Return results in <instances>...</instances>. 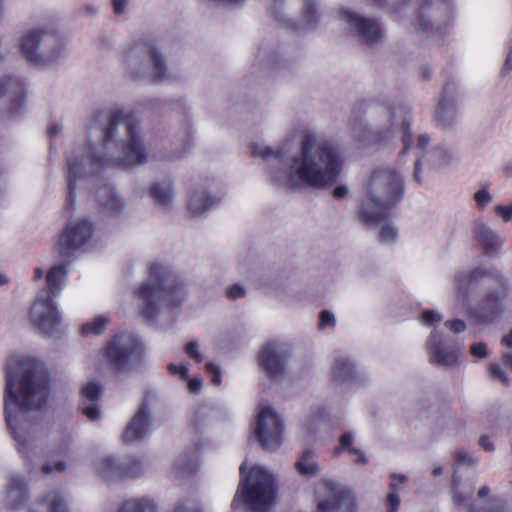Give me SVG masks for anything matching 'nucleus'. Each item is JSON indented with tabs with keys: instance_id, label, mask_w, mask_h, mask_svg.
<instances>
[{
	"instance_id": "nucleus-29",
	"label": "nucleus",
	"mask_w": 512,
	"mask_h": 512,
	"mask_svg": "<svg viewBox=\"0 0 512 512\" xmlns=\"http://www.w3.org/2000/svg\"><path fill=\"white\" fill-rule=\"evenodd\" d=\"M296 471L306 477L314 478L320 475L322 468L318 463L317 453L312 449H305L295 463Z\"/></svg>"
},
{
	"instance_id": "nucleus-1",
	"label": "nucleus",
	"mask_w": 512,
	"mask_h": 512,
	"mask_svg": "<svg viewBox=\"0 0 512 512\" xmlns=\"http://www.w3.org/2000/svg\"><path fill=\"white\" fill-rule=\"evenodd\" d=\"M129 114L124 108L99 112L90 120L85 139L77 142L67 156L68 192L62 213L68 219L53 246L63 259L86 246L95 231L88 217L73 216L78 186L105 169L133 167L148 161L141 128L128 119Z\"/></svg>"
},
{
	"instance_id": "nucleus-61",
	"label": "nucleus",
	"mask_w": 512,
	"mask_h": 512,
	"mask_svg": "<svg viewBox=\"0 0 512 512\" xmlns=\"http://www.w3.org/2000/svg\"><path fill=\"white\" fill-rule=\"evenodd\" d=\"M442 315L434 309H426L422 312V320L428 321V320H441Z\"/></svg>"
},
{
	"instance_id": "nucleus-50",
	"label": "nucleus",
	"mask_w": 512,
	"mask_h": 512,
	"mask_svg": "<svg viewBox=\"0 0 512 512\" xmlns=\"http://www.w3.org/2000/svg\"><path fill=\"white\" fill-rule=\"evenodd\" d=\"M495 213L502 218L504 222L512 220V203L508 205H497L494 208Z\"/></svg>"
},
{
	"instance_id": "nucleus-4",
	"label": "nucleus",
	"mask_w": 512,
	"mask_h": 512,
	"mask_svg": "<svg viewBox=\"0 0 512 512\" xmlns=\"http://www.w3.org/2000/svg\"><path fill=\"white\" fill-rule=\"evenodd\" d=\"M189 284L166 264L154 262L149 277L133 289L134 304L126 314L145 320L173 317L189 298Z\"/></svg>"
},
{
	"instance_id": "nucleus-58",
	"label": "nucleus",
	"mask_w": 512,
	"mask_h": 512,
	"mask_svg": "<svg viewBox=\"0 0 512 512\" xmlns=\"http://www.w3.org/2000/svg\"><path fill=\"white\" fill-rule=\"evenodd\" d=\"M445 326L455 334H459L468 329L465 322H445Z\"/></svg>"
},
{
	"instance_id": "nucleus-15",
	"label": "nucleus",
	"mask_w": 512,
	"mask_h": 512,
	"mask_svg": "<svg viewBox=\"0 0 512 512\" xmlns=\"http://www.w3.org/2000/svg\"><path fill=\"white\" fill-rule=\"evenodd\" d=\"M339 19L368 45L376 44L383 38V30L376 21L365 18L349 8L340 10Z\"/></svg>"
},
{
	"instance_id": "nucleus-59",
	"label": "nucleus",
	"mask_w": 512,
	"mask_h": 512,
	"mask_svg": "<svg viewBox=\"0 0 512 512\" xmlns=\"http://www.w3.org/2000/svg\"><path fill=\"white\" fill-rule=\"evenodd\" d=\"M83 413L90 420H97L100 417V412L94 404L87 405L83 408Z\"/></svg>"
},
{
	"instance_id": "nucleus-21",
	"label": "nucleus",
	"mask_w": 512,
	"mask_h": 512,
	"mask_svg": "<svg viewBox=\"0 0 512 512\" xmlns=\"http://www.w3.org/2000/svg\"><path fill=\"white\" fill-rule=\"evenodd\" d=\"M2 100L10 103V113L19 114L25 103L24 84L18 78L4 76L0 78V103Z\"/></svg>"
},
{
	"instance_id": "nucleus-42",
	"label": "nucleus",
	"mask_w": 512,
	"mask_h": 512,
	"mask_svg": "<svg viewBox=\"0 0 512 512\" xmlns=\"http://www.w3.org/2000/svg\"><path fill=\"white\" fill-rule=\"evenodd\" d=\"M247 289L243 284L236 283L229 286L226 290V297L229 300L235 301L238 299H242L246 296Z\"/></svg>"
},
{
	"instance_id": "nucleus-40",
	"label": "nucleus",
	"mask_w": 512,
	"mask_h": 512,
	"mask_svg": "<svg viewBox=\"0 0 512 512\" xmlns=\"http://www.w3.org/2000/svg\"><path fill=\"white\" fill-rule=\"evenodd\" d=\"M398 231L391 223L384 222L380 228V240L384 243H392L397 239Z\"/></svg>"
},
{
	"instance_id": "nucleus-5",
	"label": "nucleus",
	"mask_w": 512,
	"mask_h": 512,
	"mask_svg": "<svg viewBox=\"0 0 512 512\" xmlns=\"http://www.w3.org/2000/svg\"><path fill=\"white\" fill-rule=\"evenodd\" d=\"M393 20L409 22L417 33L438 36L456 21L455 0H374Z\"/></svg>"
},
{
	"instance_id": "nucleus-30",
	"label": "nucleus",
	"mask_w": 512,
	"mask_h": 512,
	"mask_svg": "<svg viewBox=\"0 0 512 512\" xmlns=\"http://www.w3.org/2000/svg\"><path fill=\"white\" fill-rule=\"evenodd\" d=\"M150 196L157 206L171 207L174 201V184L171 180L155 182L150 188Z\"/></svg>"
},
{
	"instance_id": "nucleus-46",
	"label": "nucleus",
	"mask_w": 512,
	"mask_h": 512,
	"mask_svg": "<svg viewBox=\"0 0 512 512\" xmlns=\"http://www.w3.org/2000/svg\"><path fill=\"white\" fill-rule=\"evenodd\" d=\"M474 200L480 209H484L492 201V196L486 188H482L474 194Z\"/></svg>"
},
{
	"instance_id": "nucleus-2",
	"label": "nucleus",
	"mask_w": 512,
	"mask_h": 512,
	"mask_svg": "<svg viewBox=\"0 0 512 512\" xmlns=\"http://www.w3.org/2000/svg\"><path fill=\"white\" fill-rule=\"evenodd\" d=\"M48 395L49 378L42 363L23 358L9 364L4 390L6 421L13 431L19 453L28 461L48 453H61L70 444L68 432L26 422L28 413L41 409Z\"/></svg>"
},
{
	"instance_id": "nucleus-18",
	"label": "nucleus",
	"mask_w": 512,
	"mask_h": 512,
	"mask_svg": "<svg viewBox=\"0 0 512 512\" xmlns=\"http://www.w3.org/2000/svg\"><path fill=\"white\" fill-rule=\"evenodd\" d=\"M155 397L150 394H146L143 402L134 415L131 422L127 425L123 438L126 443H131L137 440L143 439L146 435L152 431V413L151 403Z\"/></svg>"
},
{
	"instance_id": "nucleus-60",
	"label": "nucleus",
	"mask_w": 512,
	"mask_h": 512,
	"mask_svg": "<svg viewBox=\"0 0 512 512\" xmlns=\"http://www.w3.org/2000/svg\"><path fill=\"white\" fill-rule=\"evenodd\" d=\"M10 56L8 42L0 40V64L7 62Z\"/></svg>"
},
{
	"instance_id": "nucleus-43",
	"label": "nucleus",
	"mask_w": 512,
	"mask_h": 512,
	"mask_svg": "<svg viewBox=\"0 0 512 512\" xmlns=\"http://www.w3.org/2000/svg\"><path fill=\"white\" fill-rule=\"evenodd\" d=\"M101 393V387L97 382H90L82 389V395L90 401H95Z\"/></svg>"
},
{
	"instance_id": "nucleus-57",
	"label": "nucleus",
	"mask_w": 512,
	"mask_h": 512,
	"mask_svg": "<svg viewBox=\"0 0 512 512\" xmlns=\"http://www.w3.org/2000/svg\"><path fill=\"white\" fill-rule=\"evenodd\" d=\"M35 323L37 324L36 329L39 332L44 333L47 336H51L52 330L56 327V324L58 322L45 321V322H35Z\"/></svg>"
},
{
	"instance_id": "nucleus-56",
	"label": "nucleus",
	"mask_w": 512,
	"mask_h": 512,
	"mask_svg": "<svg viewBox=\"0 0 512 512\" xmlns=\"http://www.w3.org/2000/svg\"><path fill=\"white\" fill-rule=\"evenodd\" d=\"M168 370L171 374L180 375L182 379L188 378V368L185 365L169 364Z\"/></svg>"
},
{
	"instance_id": "nucleus-52",
	"label": "nucleus",
	"mask_w": 512,
	"mask_h": 512,
	"mask_svg": "<svg viewBox=\"0 0 512 512\" xmlns=\"http://www.w3.org/2000/svg\"><path fill=\"white\" fill-rule=\"evenodd\" d=\"M491 377L503 384H507L508 378L498 364H491L489 367Z\"/></svg>"
},
{
	"instance_id": "nucleus-33",
	"label": "nucleus",
	"mask_w": 512,
	"mask_h": 512,
	"mask_svg": "<svg viewBox=\"0 0 512 512\" xmlns=\"http://www.w3.org/2000/svg\"><path fill=\"white\" fill-rule=\"evenodd\" d=\"M67 267L65 264H57L50 268L46 275L49 292L58 294L66 285Z\"/></svg>"
},
{
	"instance_id": "nucleus-53",
	"label": "nucleus",
	"mask_w": 512,
	"mask_h": 512,
	"mask_svg": "<svg viewBox=\"0 0 512 512\" xmlns=\"http://www.w3.org/2000/svg\"><path fill=\"white\" fill-rule=\"evenodd\" d=\"M455 461H456V464H458V465L465 464V463L474 465L476 463L472 454H470L466 451H463V450L457 451L455 453Z\"/></svg>"
},
{
	"instance_id": "nucleus-37",
	"label": "nucleus",
	"mask_w": 512,
	"mask_h": 512,
	"mask_svg": "<svg viewBox=\"0 0 512 512\" xmlns=\"http://www.w3.org/2000/svg\"><path fill=\"white\" fill-rule=\"evenodd\" d=\"M106 329L105 322H85L79 328L81 336L90 338L101 335Z\"/></svg>"
},
{
	"instance_id": "nucleus-22",
	"label": "nucleus",
	"mask_w": 512,
	"mask_h": 512,
	"mask_svg": "<svg viewBox=\"0 0 512 512\" xmlns=\"http://www.w3.org/2000/svg\"><path fill=\"white\" fill-rule=\"evenodd\" d=\"M391 126L395 129H399L401 131L402 142L404 145V152L409 150H414L416 156L423 152L427 145L430 142V138L426 134H420L417 136L416 144L412 139V134L410 132V122L407 116L402 117V114L399 113L397 116H393V122Z\"/></svg>"
},
{
	"instance_id": "nucleus-14",
	"label": "nucleus",
	"mask_w": 512,
	"mask_h": 512,
	"mask_svg": "<svg viewBox=\"0 0 512 512\" xmlns=\"http://www.w3.org/2000/svg\"><path fill=\"white\" fill-rule=\"evenodd\" d=\"M316 492L318 512H355L350 491L338 483L323 479L318 483Z\"/></svg>"
},
{
	"instance_id": "nucleus-10",
	"label": "nucleus",
	"mask_w": 512,
	"mask_h": 512,
	"mask_svg": "<svg viewBox=\"0 0 512 512\" xmlns=\"http://www.w3.org/2000/svg\"><path fill=\"white\" fill-rule=\"evenodd\" d=\"M125 62L128 65L131 77L145 80L148 83H173L176 75L168 67L164 55L154 47L139 42L126 54Z\"/></svg>"
},
{
	"instance_id": "nucleus-51",
	"label": "nucleus",
	"mask_w": 512,
	"mask_h": 512,
	"mask_svg": "<svg viewBox=\"0 0 512 512\" xmlns=\"http://www.w3.org/2000/svg\"><path fill=\"white\" fill-rule=\"evenodd\" d=\"M206 369L212 377V383L216 386L221 384V369L218 365L209 362L206 364Z\"/></svg>"
},
{
	"instance_id": "nucleus-62",
	"label": "nucleus",
	"mask_w": 512,
	"mask_h": 512,
	"mask_svg": "<svg viewBox=\"0 0 512 512\" xmlns=\"http://www.w3.org/2000/svg\"><path fill=\"white\" fill-rule=\"evenodd\" d=\"M349 193V188L346 185H339L333 191V196L336 199H343Z\"/></svg>"
},
{
	"instance_id": "nucleus-48",
	"label": "nucleus",
	"mask_w": 512,
	"mask_h": 512,
	"mask_svg": "<svg viewBox=\"0 0 512 512\" xmlns=\"http://www.w3.org/2000/svg\"><path fill=\"white\" fill-rule=\"evenodd\" d=\"M324 416H325V411L321 410V409H319L317 412L313 413V415L311 416V418L308 422V425H307L308 433L315 434L317 432L318 423H319L320 419L324 418Z\"/></svg>"
},
{
	"instance_id": "nucleus-55",
	"label": "nucleus",
	"mask_w": 512,
	"mask_h": 512,
	"mask_svg": "<svg viewBox=\"0 0 512 512\" xmlns=\"http://www.w3.org/2000/svg\"><path fill=\"white\" fill-rule=\"evenodd\" d=\"M186 352L187 354L195 359L197 362L203 361V356L198 352V344L194 341L189 342L186 346Z\"/></svg>"
},
{
	"instance_id": "nucleus-39",
	"label": "nucleus",
	"mask_w": 512,
	"mask_h": 512,
	"mask_svg": "<svg viewBox=\"0 0 512 512\" xmlns=\"http://www.w3.org/2000/svg\"><path fill=\"white\" fill-rule=\"evenodd\" d=\"M256 60L263 67H273L278 65L277 55L268 52L266 49H260L257 53Z\"/></svg>"
},
{
	"instance_id": "nucleus-20",
	"label": "nucleus",
	"mask_w": 512,
	"mask_h": 512,
	"mask_svg": "<svg viewBox=\"0 0 512 512\" xmlns=\"http://www.w3.org/2000/svg\"><path fill=\"white\" fill-rule=\"evenodd\" d=\"M472 235L486 255L498 253L505 242L504 238L497 231L482 220L474 222Z\"/></svg>"
},
{
	"instance_id": "nucleus-7",
	"label": "nucleus",
	"mask_w": 512,
	"mask_h": 512,
	"mask_svg": "<svg viewBox=\"0 0 512 512\" xmlns=\"http://www.w3.org/2000/svg\"><path fill=\"white\" fill-rule=\"evenodd\" d=\"M404 192L402 178L388 167L373 170L363 181L359 216L371 224H380L388 211L400 202Z\"/></svg>"
},
{
	"instance_id": "nucleus-38",
	"label": "nucleus",
	"mask_w": 512,
	"mask_h": 512,
	"mask_svg": "<svg viewBox=\"0 0 512 512\" xmlns=\"http://www.w3.org/2000/svg\"><path fill=\"white\" fill-rule=\"evenodd\" d=\"M469 512H512V504L496 501L481 508L471 507Z\"/></svg>"
},
{
	"instance_id": "nucleus-64",
	"label": "nucleus",
	"mask_w": 512,
	"mask_h": 512,
	"mask_svg": "<svg viewBox=\"0 0 512 512\" xmlns=\"http://www.w3.org/2000/svg\"><path fill=\"white\" fill-rule=\"evenodd\" d=\"M127 7V0H113V9L116 14H122Z\"/></svg>"
},
{
	"instance_id": "nucleus-28",
	"label": "nucleus",
	"mask_w": 512,
	"mask_h": 512,
	"mask_svg": "<svg viewBox=\"0 0 512 512\" xmlns=\"http://www.w3.org/2000/svg\"><path fill=\"white\" fill-rule=\"evenodd\" d=\"M30 512H69V503L60 492L49 491L33 503Z\"/></svg>"
},
{
	"instance_id": "nucleus-44",
	"label": "nucleus",
	"mask_w": 512,
	"mask_h": 512,
	"mask_svg": "<svg viewBox=\"0 0 512 512\" xmlns=\"http://www.w3.org/2000/svg\"><path fill=\"white\" fill-rule=\"evenodd\" d=\"M453 501L457 504H465L471 495V491L463 489L455 481L453 485Z\"/></svg>"
},
{
	"instance_id": "nucleus-25",
	"label": "nucleus",
	"mask_w": 512,
	"mask_h": 512,
	"mask_svg": "<svg viewBox=\"0 0 512 512\" xmlns=\"http://www.w3.org/2000/svg\"><path fill=\"white\" fill-rule=\"evenodd\" d=\"M28 500V492L24 479L19 476L10 477L6 482L5 505L13 511H18L25 506Z\"/></svg>"
},
{
	"instance_id": "nucleus-36",
	"label": "nucleus",
	"mask_w": 512,
	"mask_h": 512,
	"mask_svg": "<svg viewBox=\"0 0 512 512\" xmlns=\"http://www.w3.org/2000/svg\"><path fill=\"white\" fill-rule=\"evenodd\" d=\"M429 161L434 167H445L452 160V154L445 146H436L428 152Z\"/></svg>"
},
{
	"instance_id": "nucleus-9",
	"label": "nucleus",
	"mask_w": 512,
	"mask_h": 512,
	"mask_svg": "<svg viewBox=\"0 0 512 512\" xmlns=\"http://www.w3.org/2000/svg\"><path fill=\"white\" fill-rule=\"evenodd\" d=\"M20 47L26 60L37 67L57 63L66 55L62 39L43 25L27 29L20 39Z\"/></svg>"
},
{
	"instance_id": "nucleus-26",
	"label": "nucleus",
	"mask_w": 512,
	"mask_h": 512,
	"mask_svg": "<svg viewBox=\"0 0 512 512\" xmlns=\"http://www.w3.org/2000/svg\"><path fill=\"white\" fill-rule=\"evenodd\" d=\"M101 213L113 217L119 215L124 207V201L112 186L105 185L96 192Z\"/></svg>"
},
{
	"instance_id": "nucleus-11",
	"label": "nucleus",
	"mask_w": 512,
	"mask_h": 512,
	"mask_svg": "<svg viewBox=\"0 0 512 512\" xmlns=\"http://www.w3.org/2000/svg\"><path fill=\"white\" fill-rule=\"evenodd\" d=\"M146 355L143 341L132 333L115 335L106 347L110 364L119 371H127L140 364Z\"/></svg>"
},
{
	"instance_id": "nucleus-24",
	"label": "nucleus",
	"mask_w": 512,
	"mask_h": 512,
	"mask_svg": "<svg viewBox=\"0 0 512 512\" xmlns=\"http://www.w3.org/2000/svg\"><path fill=\"white\" fill-rule=\"evenodd\" d=\"M220 200V196L212 195L209 187L196 185L189 195L188 210L193 216H200Z\"/></svg>"
},
{
	"instance_id": "nucleus-35",
	"label": "nucleus",
	"mask_w": 512,
	"mask_h": 512,
	"mask_svg": "<svg viewBox=\"0 0 512 512\" xmlns=\"http://www.w3.org/2000/svg\"><path fill=\"white\" fill-rule=\"evenodd\" d=\"M456 108L452 100L443 98L436 109V118L439 124L443 127L449 126L455 119Z\"/></svg>"
},
{
	"instance_id": "nucleus-63",
	"label": "nucleus",
	"mask_w": 512,
	"mask_h": 512,
	"mask_svg": "<svg viewBox=\"0 0 512 512\" xmlns=\"http://www.w3.org/2000/svg\"><path fill=\"white\" fill-rule=\"evenodd\" d=\"M202 381L199 378L189 379L188 389L191 393H198L201 389Z\"/></svg>"
},
{
	"instance_id": "nucleus-45",
	"label": "nucleus",
	"mask_w": 512,
	"mask_h": 512,
	"mask_svg": "<svg viewBox=\"0 0 512 512\" xmlns=\"http://www.w3.org/2000/svg\"><path fill=\"white\" fill-rule=\"evenodd\" d=\"M353 443V435L352 433H345L340 437L339 446L333 450L334 456H339L340 453L344 450H347L350 453V448H354L352 446Z\"/></svg>"
},
{
	"instance_id": "nucleus-34",
	"label": "nucleus",
	"mask_w": 512,
	"mask_h": 512,
	"mask_svg": "<svg viewBox=\"0 0 512 512\" xmlns=\"http://www.w3.org/2000/svg\"><path fill=\"white\" fill-rule=\"evenodd\" d=\"M119 512H157V505L149 498H134L125 501Z\"/></svg>"
},
{
	"instance_id": "nucleus-49",
	"label": "nucleus",
	"mask_w": 512,
	"mask_h": 512,
	"mask_svg": "<svg viewBox=\"0 0 512 512\" xmlns=\"http://www.w3.org/2000/svg\"><path fill=\"white\" fill-rule=\"evenodd\" d=\"M511 71H512V45H510L507 49L504 63L500 69L499 75H500V77H505Z\"/></svg>"
},
{
	"instance_id": "nucleus-3",
	"label": "nucleus",
	"mask_w": 512,
	"mask_h": 512,
	"mask_svg": "<svg viewBox=\"0 0 512 512\" xmlns=\"http://www.w3.org/2000/svg\"><path fill=\"white\" fill-rule=\"evenodd\" d=\"M290 148L289 139L275 148L260 139L250 142V152L254 157L272 161L267 167V175L277 186L290 190L302 186L325 188L340 176L344 159L333 142L307 133L301 140L300 152L285 161Z\"/></svg>"
},
{
	"instance_id": "nucleus-16",
	"label": "nucleus",
	"mask_w": 512,
	"mask_h": 512,
	"mask_svg": "<svg viewBox=\"0 0 512 512\" xmlns=\"http://www.w3.org/2000/svg\"><path fill=\"white\" fill-rule=\"evenodd\" d=\"M287 355L283 347L274 342L265 343L257 356V364L261 372L268 378L278 381L286 373Z\"/></svg>"
},
{
	"instance_id": "nucleus-41",
	"label": "nucleus",
	"mask_w": 512,
	"mask_h": 512,
	"mask_svg": "<svg viewBox=\"0 0 512 512\" xmlns=\"http://www.w3.org/2000/svg\"><path fill=\"white\" fill-rule=\"evenodd\" d=\"M173 512H202V509L196 500L183 499L177 503Z\"/></svg>"
},
{
	"instance_id": "nucleus-13",
	"label": "nucleus",
	"mask_w": 512,
	"mask_h": 512,
	"mask_svg": "<svg viewBox=\"0 0 512 512\" xmlns=\"http://www.w3.org/2000/svg\"><path fill=\"white\" fill-rule=\"evenodd\" d=\"M286 1L287 0H271L267 5L268 14L278 22L279 25L284 27H294L299 31L310 30L316 26L321 17L320 4L318 0H302V13L297 24L288 18V14L286 12Z\"/></svg>"
},
{
	"instance_id": "nucleus-19",
	"label": "nucleus",
	"mask_w": 512,
	"mask_h": 512,
	"mask_svg": "<svg viewBox=\"0 0 512 512\" xmlns=\"http://www.w3.org/2000/svg\"><path fill=\"white\" fill-rule=\"evenodd\" d=\"M331 380L336 385L348 388L362 384L365 379L350 358L339 356L332 364Z\"/></svg>"
},
{
	"instance_id": "nucleus-31",
	"label": "nucleus",
	"mask_w": 512,
	"mask_h": 512,
	"mask_svg": "<svg viewBox=\"0 0 512 512\" xmlns=\"http://www.w3.org/2000/svg\"><path fill=\"white\" fill-rule=\"evenodd\" d=\"M354 139L360 147L366 148L375 145L380 141V136L371 130L369 125L362 121H356L352 127Z\"/></svg>"
},
{
	"instance_id": "nucleus-23",
	"label": "nucleus",
	"mask_w": 512,
	"mask_h": 512,
	"mask_svg": "<svg viewBox=\"0 0 512 512\" xmlns=\"http://www.w3.org/2000/svg\"><path fill=\"white\" fill-rule=\"evenodd\" d=\"M122 463V470L121 471H107V466H114L116 463L112 459H107L101 462L99 471L101 473V476L109 481L113 480H122L127 478H137L141 476L144 473V467L143 464L134 459L127 460Z\"/></svg>"
},
{
	"instance_id": "nucleus-27",
	"label": "nucleus",
	"mask_w": 512,
	"mask_h": 512,
	"mask_svg": "<svg viewBox=\"0 0 512 512\" xmlns=\"http://www.w3.org/2000/svg\"><path fill=\"white\" fill-rule=\"evenodd\" d=\"M32 320H60L61 312L46 292H41L31 307Z\"/></svg>"
},
{
	"instance_id": "nucleus-12",
	"label": "nucleus",
	"mask_w": 512,
	"mask_h": 512,
	"mask_svg": "<svg viewBox=\"0 0 512 512\" xmlns=\"http://www.w3.org/2000/svg\"><path fill=\"white\" fill-rule=\"evenodd\" d=\"M254 434L267 450H275L282 444L284 423L282 416L267 402H261L255 412Z\"/></svg>"
},
{
	"instance_id": "nucleus-47",
	"label": "nucleus",
	"mask_w": 512,
	"mask_h": 512,
	"mask_svg": "<svg viewBox=\"0 0 512 512\" xmlns=\"http://www.w3.org/2000/svg\"><path fill=\"white\" fill-rule=\"evenodd\" d=\"M66 469V463L64 461H57L54 464L45 463L41 465L40 471L44 475H48L54 472L61 473Z\"/></svg>"
},
{
	"instance_id": "nucleus-54",
	"label": "nucleus",
	"mask_w": 512,
	"mask_h": 512,
	"mask_svg": "<svg viewBox=\"0 0 512 512\" xmlns=\"http://www.w3.org/2000/svg\"><path fill=\"white\" fill-rule=\"evenodd\" d=\"M470 353L477 358H485L488 356L487 346L484 343H476L470 346Z\"/></svg>"
},
{
	"instance_id": "nucleus-6",
	"label": "nucleus",
	"mask_w": 512,
	"mask_h": 512,
	"mask_svg": "<svg viewBox=\"0 0 512 512\" xmlns=\"http://www.w3.org/2000/svg\"><path fill=\"white\" fill-rule=\"evenodd\" d=\"M483 279L493 280L501 286L506 283L502 273L491 264L476 267L470 272L464 270L455 272L452 278L453 296L450 308L456 315L486 318L496 315L505 308L506 293L504 292L500 296L489 295L478 304L470 303L469 286Z\"/></svg>"
},
{
	"instance_id": "nucleus-32",
	"label": "nucleus",
	"mask_w": 512,
	"mask_h": 512,
	"mask_svg": "<svg viewBox=\"0 0 512 512\" xmlns=\"http://www.w3.org/2000/svg\"><path fill=\"white\" fill-rule=\"evenodd\" d=\"M406 480L407 478L404 475H391L389 490L386 496V512H398L400 507V487Z\"/></svg>"
},
{
	"instance_id": "nucleus-8",
	"label": "nucleus",
	"mask_w": 512,
	"mask_h": 512,
	"mask_svg": "<svg viewBox=\"0 0 512 512\" xmlns=\"http://www.w3.org/2000/svg\"><path fill=\"white\" fill-rule=\"evenodd\" d=\"M277 486L274 475L261 466H254L239 484L231 507L246 505L254 512H265L274 503Z\"/></svg>"
},
{
	"instance_id": "nucleus-17",
	"label": "nucleus",
	"mask_w": 512,
	"mask_h": 512,
	"mask_svg": "<svg viewBox=\"0 0 512 512\" xmlns=\"http://www.w3.org/2000/svg\"><path fill=\"white\" fill-rule=\"evenodd\" d=\"M429 362L442 367H454L459 364L460 354L447 344L444 332L434 328L427 343Z\"/></svg>"
}]
</instances>
